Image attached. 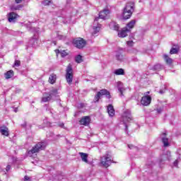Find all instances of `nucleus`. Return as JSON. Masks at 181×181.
<instances>
[{
	"label": "nucleus",
	"mask_w": 181,
	"mask_h": 181,
	"mask_svg": "<svg viewBox=\"0 0 181 181\" xmlns=\"http://www.w3.org/2000/svg\"><path fill=\"white\" fill-rule=\"evenodd\" d=\"M135 5L134 3H127L126 6L124 8L122 16L123 18L127 20L129 19L131 16H132V13H134V10L135 9Z\"/></svg>",
	"instance_id": "nucleus-1"
},
{
	"label": "nucleus",
	"mask_w": 181,
	"mask_h": 181,
	"mask_svg": "<svg viewBox=\"0 0 181 181\" xmlns=\"http://www.w3.org/2000/svg\"><path fill=\"white\" fill-rule=\"evenodd\" d=\"M45 148H46V142H39L34 147H33V149L28 151L27 155L28 156L32 158L34 153H37V152H40V151H43Z\"/></svg>",
	"instance_id": "nucleus-2"
},
{
	"label": "nucleus",
	"mask_w": 181,
	"mask_h": 181,
	"mask_svg": "<svg viewBox=\"0 0 181 181\" xmlns=\"http://www.w3.org/2000/svg\"><path fill=\"white\" fill-rule=\"evenodd\" d=\"M129 121H132V117L131 116V111L126 110L122 115L121 122H123L125 127V131H128V125H127V122H129Z\"/></svg>",
	"instance_id": "nucleus-3"
},
{
	"label": "nucleus",
	"mask_w": 181,
	"mask_h": 181,
	"mask_svg": "<svg viewBox=\"0 0 181 181\" xmlns=\"http://www.w3.org/2000/svg\"><path fill=\"white\" fill-rule=\"evenodd\" d=\"M111 163H112V160L111 159V155L105 154L100 158V165L104 168H108L111 166Z\"/></svg>",
	"instance_id": "nucleus-4"
},
{
	"label": "nucleus",
	"mask_w": 181,
	"mask_h": 181,
	"mask_svg": "<svg viewBox=\"0 0 181 181\" xmlns=\"http://www.w3.org/2000/svg\"><path fill=\"white\" fill-rule=\"evenodd\" d=\"M103 95H105L107 98H111V95H110V91L107 90V89H102L99 92L97 93L95 98L93 100L94 103H98L100 98H101Z\"/></svg>",
	"instance_id": "nucleus-5"
},
{
	"label": "nucleus",
	"mask_w": 181,
	"mask_h": 181,
	"mask_svg": "<svg viewBox=\"0 0 181 181\" xmlns=\"http://www.w3.org/2000/svg\"><path fill=\"white\" fill-rule=\"evenodd\" d=\"M66 80L68 84L73 83V68L71 64H69L66 70Z\"/></svg>",
	"instance_id": "nucleus-6"
},
{
	"label": "nucleus",
	"mask_w": 181,
	"mask_h": 181,
	"mask_svg": "<svg viewBox=\"0 0 181 181\" xmlns=\"http://www.w3.org/2000/svg\"><path fill=\"white\" fill-rule=\"evenodd\" d=\"M86 45V40H84L83 38L79 37L74 40V45L75 47H77V49H83Z\"/></svg>",
	"instance_id": "nucleus-7"
},
{
	"label": "nucleus",
	"mask_w": 181,
	"mask_h": 181,
	"mask_svg": "<svg viewBox=\"0 0 181 181\" xmlns=\"http://www.w3.org/2000/svg\"><path fill=\"white\" fill-rule=\"evenodd\" d=\"M115 58L117 62H127V57L122 54V50L116 51Z\"/></svg>",
	"instance_id": "nucleus-8"
},
{
	"label": "nucleus",
	"mask_w": 181,
	"mask_h": 181,
	"mask_svg": "<svg viewBox=\"0 0 181 181\" xmlns=\"http://www.w3.org/2000/svg\"><path fill=\"white\" fill-rule=\"evenodd\" d=\"M101 30V24L98 23V18H95L93 22V35H97Z\"/></svg>",
	"instance_id": "nucleus-9"
},
{
	"label": "nucleus",
	"mask_w": 181,
	"mask_h": 181,
	"mask_svg": "<svg viewBox=\"0 0 181 181\" xmlns=\"http://www.w3.org/2000/svg\"><path fill=\"white\" fill-rule=\"evenodd\" d=\"M151 101H152V98L149 95L144 96L141 98V104L144 106L149 105L151 104Z\"/></svg>",
	"instance_id": "nucleus-10"
},
{
	"label": "nucleus",
	"mask_w": 181,
	"mask_h": 181,
	"mask_svg": "<svg viewBox=\"0 0 181 181\" xmlns=\"http://www.w3.org/2000/svg\"><path fill=\"white\" fill-rule=\"evenodd\" d=\"M108 15H110V10L108 9H104L103 11H100L99 13V17L98 18V21H100V19H107V16H108Z\"/></svg>",
	"instance_id": "nucleus-11"
},
{
	"label": "nucleus",
	"mask_w": 181,
	"mask_h": 181,
	"mask_svg": "<svg viewBox=\"0 0 181 181\" xmlns=\"http://www.w3.org/2000/svg\"><path fill=\"white\" fill-rule=\"evenodd\" d=\"M91 121V119L89 116H85L81 119L79 121L81 125H84L85 127H87L90 124Z\"/></svg>",
	"instance_id": "nucleus-12"
},
{
	"label": "nucleus",
	"mask_w": 181,
	"mask_h": 181,
	"mask_svg": "<svg viewBox=\"0 0 181 181\" xmlns=\"http://www.w3.org/2000/svg\"><path fill=\"white\" fill-rule=\"evenodd\" d=\"M128 33H129V30L128 28H123L122 30L119 31L118 36L119 37H127L128 36Z\"/></svg>",
	"instance_id": "nucleus-13"
},
{
	"label": "nucleus",
	"mask_w": 181,
	"mask_h": 181,
	"mask_svg": "<svg viewBox=\"0 0 181 181\" xmlns=\"http://www.w3.org/2000/svg\"><path fill=\"white\" fill-rule=\"evenodd\" d=\"M160 138L165 147L169 146V139L166 137V133H163L160 135Z\"/></svg>",
	"instance_id": "nucleus-14"
},
{
	"label": "nucleus",
	"mask_w": 181,
	"mask_h": 181,
	"mask_svg": "<svg viewBox=\"0 0 181 181\" xmlns=\"http://www.w3.org/2000/svg\"><path fill=\"white\" fill-rule=\"evenodd\" d=\"M165 160H170V151H166L165 153L161 156L160 163H163Z\"/></svg>",
	"instance_id": "nucleus-15"
},
{
	"label": "nucleus",
	"mask_w": 181,
	"mask_h": 181,
	"mask_svg": "<svg viewBox=\"0 0 181 181\" xmlns=\"http://www.w3.org/2000/svg\"><path fill=\"white\" fill-rule=\"evenodd\" d=\"M117 90L119 93H120V95L122 96L124 95V91H125V88L124 87V83L122 82L119 81L117 83Z\"/></svg>",
	"instance_id": "nucleus-16"
},
{
	"label": "nucleus",
	"mask_w": 181,
	"mask_h": 181,
	"mask_svg": "<svg viewBox=\"0 0 181 181\" xmlns=\"http://www.w3.org/2000/svg\"><path fill=\"white\" fill-rule=\"evenodd\" d=\"M52 100V96L49 93H44L42 98V103H49Z\"/></svg>",
	"instance_id": "nucleus-17"
},
{
	"label": "nucleus",
	"mask_w": 181,
	"mask_h": 181,
	"mask_svg": "<svg viewBox=\"0 0 181 181\" xmlns=\"http://www.w3.org/2000/svg\"><path fill=\"white\" fill-rule=\"evenodd\" d=\"M0 132L1 135H4V136H9V129L5 126L0 127Z\"/></svg>",
	"instance_id": "nucleus-18"
},
{
	"label": "nucleus",
	"mask_w": 181,
	"mask_h": 181,
	"mask_svg": "<svg viewBox=\"0 0 181 181\" xmlns=\"http://www.w3.org/2000/svg\"><path fill=\"white\" fill-rule=\"evenodd\" d=\"M110 29L112 30H119V25H118L115 21H112L109 24Z\"/></svg>",
	"instance_id": "nucleus-19"
},
{
	"label": "nucleus",
	"mask_w": 181,
	"mask_h": 181,
	"mask_svg": "<svg viewBox=\"0 0 181 181\" xmlns=\"http://www.w3.org/2000/svg\"><path fill=\"white\" fill-rule=\"evenodd\" d=\"M107 113L110 117H114V115H115V110H114V106H112V105H109L107 106Z\"/></svg>",
	"instance_id": "nucleus-20"
},
{
	"label": "nucleus",
	"mask_w": 181,
	"mask_h": 181,
	"mask_svg": "<svg viewBox=\"0 0 181 181\" xmlns=\"http://www.w3.org/2000/svg\"><path fill=\"white\" fill-rule=\"evenodd\" d=\"M135 23H136V20H132L130 22H129L125 28H127V29L131 32V29H134V27L135 26Z\"/></svg>",
	"instance_id": "nucleus-21"
},
{
	"label": "nucleus",
	"mask_w": 181,
	"mask_h": 181,
	"mask_svg": "<svg viewBox=\"0 0 181 181\" xmlns=\"http://www.w3.org/2000/svg\"><path fill=\"white\" fill-rule=\"evenodd\" d=\"M79 155L83 162H85V163H88V154L80 152Z\"/></svg>",
	"instance_id": "nucleus-22"
},
{
	"label": "nucleus",
	"mask_w": 181,
	"mask_h": 181,
	"mask_svg": "<svg viewBox=\"0 0 181 181\" xmlns=\"http://www.w3.org/2000/svg\"><path fill=\"white\" fill-rule=\"evenodd\" d=\"M18 18V14L14 12L10 13L8 14V22H15V19Z\"/></svg>",
	"instance_id": "nucleus-23"
},
{
	"label": "nucleus",
	"mask_w": 181,
	"mask_h": 181,
	"mask_svg": "<svg viewBox=\"0 0 181 181\" xmlns=\"http://www.w3.org/2000/svg\"><path fill=\"white\" fill-rule=\"evenodd\" d=\"M162 69V65L160 64H157L153 66H148V69L151 70L152 71H158V70H160Z\"/></svg>",
	"instance_id": "nucleus-24"
},
{
	"label": "nucleus",
	"mask_w": 181,
	"mask_h": 181,
	"mask_svg": "<svg viewBox=\"0 0 181 181\" xmlns=\"http://www.w3.org/2000/svg\"><path fill=\"white\" fill-rule=\"evenodd\" d=\"M48 94H49L51 98L56 97V95H59V91L57 90V88H51V90H49V93H48Z\"/></svg>",
	"instance_id": "nucleus-25"
},
{
	"label": "nucleus",
	"mask_w": 181,
	"mask_h": 181,
	"mask_svg": "<svg viewBox=\"0 0 181 181\" xmlns=\"http://www.w3.org/2000/svg\"><path fill=\"white\" fill-rule=\"evenodd\" d=\"M57 78V77L56 74H52L49 78V83H50V84H54L56 83Z\"/></svg>",
	"instance_id": "nucleus-26"
},
{
	"label": "nucleus",
	"mask_w": 181,
	"mask_h": 181,
	"mask_svg": "<svg viewBox=\"0 0 181 181\" xmlns=\"http://www.w3.org/2000/svg\"><path fill=\"white\" fill-rule=\"evenodd\" d=\"M114 74H116V76H124L125 71L124 69L120 68L115 70Z\"/></svg>",
	"instance_id": "nucleus-27"
},
{
	"label": "nucleus",
	"mask_w": 181,
	"mask_h": 181,
	"mask_svg": "<svg viewBox=\"0 0 181 181\" xmlns=\"http://www.w3.org/2000/svg\"><path fill=\"white\" fill-rule=\"evenodd\" d=\"M163 59L167 64H171L173 62V59L169 57L166 54L163 55Z\"/></svg>",
	"instance_id": "nucleus-28"
},
{
	"label": "nucleus",
	"mask_w": 181,
	"mask_h": 181,
	"mask_svg": "<svg viewBox=\"0 0 181 181\" xmlns=\"http://www.w3.org/2000/svg\"><path fill=\"white\" fill-rule=\"evenodd\" d=\"M4 76L6 80H8V78H12V77H13V71L10 70L7 71L6 74H4Z\"/></svg>",
	"instance_id": "nucleus-29"
},
{
	"label": "nucleus",
	"mask_w": 181,
	"mask_h": 181,
	"mask_svg": "<svg viewBox=\"0 0 181 181\" xmlns=\"http://www.w3.org/2000/svg\"><path fill=\"white\" fill-rule=\"evenodd\" d=\"M75 62L76 63H83V57L81 55H78L75 57Z\"/></svg>",
	"instance_id": "nucleus-30"
},
{
	"label": "nucleus",
	"mask_w": 181,
	"mask_h": 181,
	"mask_svg": "<svg viewBox=\"0 0 181 181\" xmlns=\"http://www.w3.org/2000/svg\"><path fill=\"white\" fill-rule=\"evenodd\" d=\"M11 9L12 11H21V9H22V6L19 4L16 6H13Z\"/></svg>",
	"instance_id": "nucleus-31"
},
{
	"label": "nucleus",
	"mask_w": 181,
	"mask_h": 181,
	"mask_svg": "<svg viewBox=\"0 0 181 181\" xmlns=\"http://www.w3.org/2000/svg\"><path fill=\"white\" fill-rule=\"evenodd\" d=\"M177 52H179V49L173 47V48H171L170 53V54H176V53H177Z\"/></svg>",
	"instance_id": "nucleus-32"
},
{
	"label": "nucleus",
	"mask_w": 181,
	"mask_h": 181,
	"mask_svg": "<svg viewBox=\"0 0 181 181\" xmlns=\"http://www.w3.org/2000/svg\"><path fill=\"white\" fill-rule=\"evenodd\" d=\"M42 4L45 5V6H47V5H50V4H52V0H44Z\"/></svg>",
	"instance_id": "nucleus-33"
},
{
	"label": "nucleus",
	"mask_w": 181,
	"mask_h": 181,
	"mask_svg": "<svg viewBox=\"0 0 181 181\" xmlns=\"http://www.w3.org/2000/svg\"><path fill=\"white\" fill-rule=\"evenodd\" d=\"M60 54L62 57H66V56H67L68 54H67V52H66V50H61Z\"/></svg>",
	"instance_id": "nucleus-34"
},
{
	"label": "nucleus",
	"mask_w": 181,
	"mask_h": 181,
	"mask_svg": "<svg viewBox=\"0 0 181 181\" xmlns=\"http://www.w3.org/2000/svg\"><path fill=\"white\" fill-rule=\"evenodd\" d=\"M30 43H33V45H36V43H37V39L33 38L30 40Z\"/></svg>",
	"instance_id": "nucleus-35"
},
{
	"label": "nucleus",
	"mask_w": 181,
	"mask_h": 181,
	"mask_svg": "<svg viewBox=\"0 0 181 181\" xmlns=\"http://www.w3.org/2000/svg\"><path fill=\"white\" fill-rule=\"evenodd\" d=\"M14 66L16 67H19V66H21V61L19 60H16L14 62Z\"/></svg>",
	"instance_id": "nucleus-36"
},
{
	"label": "nucleus",
	"mask_w": 181,
	"mask_h": 181,
	"mask_svg": "<svg viewBox=\"0 0 181 181\" xmlns=\"http://www.w3.org/2000/svg\"><path fill=\"white\" fill-rule=\"evenodd\" d=\"M57 39H59V40H64V39H66V37L64 35H58Z\"/></svg>",
	"instance_id": "nucleus-37"
},
{
	"label": "nucleus",
	"mask_w": 181,
	"mask_h": 181,
	"mask_svg": "<svg viewBox=\"0 0 181 181\" xmlns=\"http://www.w3.org/2000/svg\"><path fill=\"white\" fill-rule=\"evenodd\" d=\"M127 43V45L129 46L130 47H132V46H134V41L132 40L128 41Z\"/></svg>",
	"instance_id": "nucleus-38"
},
{
	"label": "nucleus",
	"mask_w": 181,
	"mask_h": 181,
	"mask_svg": "<svg viewBox=\"0 0 181 181\" xmlns=\"http://www.w3.org/2000/svg\"><path fill=\"white\" fill-rule=\"evenodd\" d=\"M163 111V107H158L157 108V112L158 114H160Z\"/></svg>",
	"instance_id": "nucleus-39"
},
{
	"label": "nucleus",
	"mask_w": 181,
	"mask_h": 181,
	"mask_svg": "<svg viewBox=\"0 0 181 181\" xmlns=\"http://www.w3.org/2000/svg\"><path fill=\"white\" fill-rule=\"evenodd\" d=\"M128 148H129V149H136V147L132 144H129Z\"/></svg>",
	"instance_id": "nucleus-40"
},
{
	"label": "nucleus",
	"mask_w": 181,
	"mask_h": 181,
	"mask_svg": "<svg viewBox=\"0 0 181 181\" xmlns=\"http://www.w3.org/2000/svg\"><path fill=\"white\" fill-rule=\"evenodd\" d=\"M23 181H30V177H29L28 175H25L24 177Z\"/></svg>",
	"instance_id": "nucleus-41"
},
{
	"label": "nucleus",
	"mask_w": 181,
	"mask_h": 181,
	"mask_svg": "<svg viewBox=\"0 0 181 181\" xmlns=\"http://www.w3.org/2000/svg\"><path fill=\"white\" fill-rule=\"evenodd\" d=\"M63 22L64 23H70L71 20L70 18H66Z\"/></svg>",
	"instance_id": "nucleus-42"
},
{
	"label": "nucleus",
	"mask_w": 181,
	"mask_h": 181,
	"mask_svg": "<svg viewBox=\"0 0 181 181\" xmlns=\"http://www.w3.org/2000/svg\"><path fill=\"white\" fill-rule=\"evenodd\" d=\"M6 172H8V171L11 170V165H8L6 166Z\"/></svg>",
	"instance_id": "nucleus-43"
},
{
	"label": "nucleus",
	"mask_w": 181,
	"mask_h": 181,
	"mask_svg": "<svg viewBox=\"0 0 181 181\" xmlns=\"http://www.w3.org/2000/svg\"><path fill=\"white\" fill-rule=\"evenodd\" d=\"M59 127H60L61 128H65L64 127V123H59Z\"/></svg>",
	"instance_id": "nucleus-44"
},
{
	"label": "nucleus",
	"mask_w": 181,
	"mask_h": 181,
	"mask_svg": "<svg viewBox=\"0 0 181 181\" xmlns=\"http://www.w3.org/2000/svg\"><path fill=\"white\" fill-rule=\"evenodd\" d=\"M177 163H178V161H177V160H176L173 163V165L175 166V168H177Z\"/></svg>",
	"instance_id": "nucleus-45"
},
{
	"label": "nucleus",
	"mask_w": 181,
	"mask_h": 181,
	"mask_svg": "<svg viewBox=\"0 0 181 181\" xmlns=\"http://www.w3.org/2000/svg\"><path fill=\"white\" fill-rule=\"evenodd\" d=\"M159 93H160V94H164L165 90H160Z\"/></svg>",
	"instance_id": "nucleus-46"
},
{
	"label": "nucleus",
	"mask_w": 181,
	"mask_h": 181,
	"mask_svg": "<svg viewBox=\"0 0 181 181\" xmlns=\"http://www.w3.org/2000/svg\"><path fill=\"white\" fill-rule=\"evenodd\" d=\"M31 30H33V32H36V33L38 32V30H36L35 28H31Z\"/></svg>",
	"instance_id": "nucleus-47"
},
{
	"label": "nucleus",
	"mask_w": 181,
	"mask_h": 181,
	"mask_svg": "<svg viewBox=\"0 0 181 181\" xmlns=\"http://www.w3.org/2000/svg\"><path fill=\"white\" fill-rule=\"evenodd\" d=\"M16 4H21L22 2V0H15Z\"/></svg>",
	"instance_id": "nucleus-48"
},
{
	"label": "nucleus",
	"mask_w": 181,
	"mask_h": 181,
	"mask_svg": "<svg viewBox=\"0 0 181 181\" xmlns=\"http://www.w3.org/2000/svg\"><path fill=\"white\" fill-rule=\"evenodd\" d=\"M55 53H56L57 54H59V53H60V50H59V49H55Z\"/></svg>",
	"instance_id": "nucleus-49"
},
{
	"label": "nucleus",
	"mask_w": 181,
	"mask_h": 181,
	"mask_svg": "<svg viewBox=\"0 0 181 181\" xmlns=\"http://www.w3.org/2000/svg\"><path fill=\"white\" fill-rule=\"evenodd\" d=\"M22 127H23V128H25V127H26V122H24V124H22Z\"/></svg>",
	"instance_id": "nucleus-50"
},
{
	"label": "nucleus",
	"mask_w": 181,
	"mask_h": 181,
	"mask_svg": "<svg viewBox=\"0 0 181 181\" xmlns=\"http://www.w3.org/2000/svg\"><path fill=\"white\" fill-rule=\"evenodd\" d=\"M14 112H18V107L14 109Z\"/></svg>",
	"instance_id": "nucleus-51"
},
{
	"label": "nucleus",
	"mask_w": 181,
	"mask_h": 181,
	"mask_svg": "<svg viewBox=\"0 0 181 181\" xmlns=\"http://www.w3.org/2000/svg\"><path fill=\"white\" fill-rule=\"evenodd\" d=\"M80 106H81V107H84V104L81 103V104H80Z\"/></svg>",
	"instance_id": "nucleus-52"
}]
</instances>
